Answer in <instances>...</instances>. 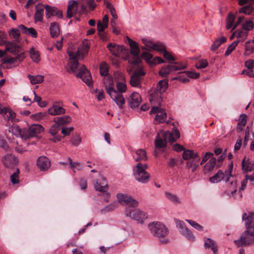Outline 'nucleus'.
<instances>
[{"label": "nucleus", "mask_w": 254, "mask_h": 254, "mask_svg": "<svg viewBox=\"0 0 254 254\" xmlns=\"http://www.w3.org/2000/svg\"><path fill=\"white\" fill-rule=\"evenodd\" d=\"M107 48L113 55L116 57H118L124 49L123 46L116 45L113 43H109Z\"/></svg>", "instance_id": "obj_25"}, {"label": "nucleus", "mask_w": 254, "mask_h": 254, "mask_svg": "<svg viewBox=\"0 0 254 254\" xmlns=\"http://www.w3.org/2000/svg\"><path fill=\"white\" fill-rule=\"evenodd\" d=\"M102 182L99 183L98 181L94 184V189L100 192H106L108 189L107 180L104 178H102Z\"/></svg>", "instance_id": "obj_27"}, {"label": "nucleus", "mask_w": 254, "mask_h": 254, "mask_svg": "<svg viewBox=\"0 0 254 254\" xmlns=\"http://www.w3.org/2000/svg\"><path fill=\"white\" fill-rule=\"evenodd\" d=\"M195 155H198L197 153L195 152L192 150H185L183 153L182 157L184 160L189 161L195 157Z\"/></svg>", "instance_id": "obj_39"}, {"label": "nucleus", "mask_w": 254, "mask_h": 254, "mask_svg": "<svg viewBox=\"0 0 254 254\" xmlns=\"http://www.w3.org/2000/svg\"><path fill=\"white\" fill-rule=\"evenodd\" d=\"M48 112L52 116L62 115L65 114V110L58 105H53L48 109Z\"/></svg>", "instance_id": "obj_28"}, {"label": "nucleus", "mask_w": 254, "mask_h": 254, "mask_svg": "<svg viewBox=\"0 0 254 254\" xmlns=\"http://www.w3.org/2000/svg\"><path fill=\"white\" fill-rule=\"evenodd\" d=\"M148 94V99L151 104L156 106H160L162 101L161 95L162 94L156 90V88H152L150 90Z\"/></svg>", "instance_id": "obj_13"}, {"label": "nucleus", "mask_w": 254, "mask_h": 254, "mask_svg": "<svg viewBox=\"0 0 254 254\" xmlns=\"http://www.w3.org/2000/svg\"><path fill=\"white\" fill-rule=\"evenodd\" d=\"M239 43V41H235L231 44H230L227 47V49L225 53V55H229L231 53V52L235 49V48L236 47Z\"/></svg>", "instance_id": "obj_57"}, {"label": "nucleus", "mask_w": 254, "mask_h": 254, "mask_svg": "<svg viewBox=\"0 0 254 254\" xmlns=\"http://www.w3.org/2000/svg\"><path fill=\"white\" fill-rule=\"evenodd\" d=\"M177 226L180 229L181 233L188 239L191 241H193L195 239V237L192 233L186 227L184 222L182 221L178 220L176 221Z\"/></svg>", "instance_id": "obj_15"}, {"label": "nucleus", "mask_w": 254, "mask_h": 254, "mask_svg": "<svg viewBox=\"0 0 254 254\" xmlns=\"http://www.w3.org/2000/svg\"><path fill=\"white\" fill-rule=\"evenodd\" d=\"M142 99L140 95L137 92H133L129 97L128 103L129 106L134 109L139 107Z\"/></svg>", "instance_id": "obj_18"}, {"label": "nucleus", "mask_w": 254, "mask_h": 254, "mask_svg": "<svg viewBox=\"0 0 254 254\" xmlns=\"http://www.w3.org/2000/svg\"><path fill=\"white\" fill-rule=\"evenodd\" d=\"M19 170L16 168V171L10 176V181L13 185L17 184L19 182Z\"/></svg>", "instance_id": "obj_54"}, {"label": "nucleus", "mask_w": 254, "mask_h": 254, "mask_svg": "<svg viewBox=\"0 0 254 254\" xmlns=\"http://www.w3.org/2000/svg\"><path fill=\"white\" fill-rule=\"evenodd\" d=\"M0 147L5 151H8L9 150V147L6 141L1 135H0Z\"/></svg>", "instance_id": "obj_61"}, {"label": "nucleus", "mask_w": 254, "mask_h": 254, "mask_svg": "<svg viewBox=\"0 0 254 254\" xmlns=\"http://www.w3.org/2000/svg\"><path fill=\"white\" fill-rule=\"evenodd\" d=\"M20 32H21V31L19 28H13L9 31V35L12 36L14 39L17 40L20 36Z\"/></svg>", "instance_id": "obj_58"}, {"label": "nucleus", "mask_w": 254, "mask_h": 254, "mask_svg": "<svg viewBox=\"0 0 254 254\" xmlns=\"http://www.w3.org/2000/svg\"><path fill=\"white\" fill-rule=\"evenodd\" d=\"M115 78L118 77L121 81H118L116 84L117 91L121 93H125L127 90V86L124 81H125V77L123 73L121 72H117L115 73Z\"/></svg>", "instance_id": "obj_17"}, {"label": "nucleus", "mask_w": 254, "mask_h": 254, "mask_svg": "<svg viewBox=\"0 0 254 254\" xmlns=\"http://www.w3.org/2000/svg\"><path fill=\"white\" fill-rule=\"evenodd\" d=\"M50 31L51 36L53 38L57 37L59 35V26L55 22H53L51 24Z\"/></svg>", "instance_id": "obj_43"}, {"label": "nucleus", "mask_w": 254, "mask_h": 254, "mask_svg": "<svg viewBox=\"0 0 254 254\" xmlns=\"http://www.w3.org/2000/svg\"><path fill=\"white\" fill-rule=\"evenodd\" d=\"M242 220L245 221L246 229L249 228L254 229V213H244L242 215Z\"/></svg>", "instance_id": "obj_20"}, {"label": "nucleus", "mask_w": 254, "mask_h": 254, "mask_svg": "<svg viewBox=\"0 0 254 254\" xmlns=\"http://www.w3.org/2000/svg\"><path fill=\"white\" fill-rule=\"evenodd\" d=\"M204 247L206 249L210 248L214 254H217V245L214 240L210 238H206L205 240Z\"/></svg>", "instance_id": "obj_30"}, {"label": "nucleus", "mask_w": 254, "mask_h": 254, "mask_svg": "<svg viewBox=\"0 0 254 254\" xmlns=\"http://www.w3.org/2000/svg\"><path fill=\"white\" fill-rule=\"evenodd\" d=\"M216 165V158L212 157L210 160L206 164L203 168V172L205 174L211 172Z\"/></svg>", "instance_id": "obj_32"}, {"label": "nucleus", "mask_w": 254, "mask_h": 254, "mask_svg": "<svg viewBox=\"0 0 254 254\" xmlns=\"http://www.w3.org/2000/svg\"><path fill=\"white\" fill-rule=\"evenodd\" d=\"M44 127L39 124L32 125L28 129L26 128V139L34 137L44 131Z\"/></svg>", "instance_id": "obj_16"}, {"label": "nucleus", "mask_w": 254, "mask_h": 254, "mask_svg": "<svg viewBox=\"0 0 254 254\" xmlns=\"http://www.w3.org/2000/svg\"><path fill=\"white\" fill-rule=\"evenodd\" d=\"M137 156L135 159V161H145L147 160V155L145 151L142 149H139L135 152Z\"/></svg>", "instance_id": "obj_38"}, {"label": "nucleus", "mask_w": 254, "mask_h": 254, "mask_svg": "<svg viewBox=\"0 0 254 254\" xmlns=\"http://www.w3.org/2000/svg\"><path fill=\"white\" fill-rule=\"evenodd\" d=\"M226 40L227 39L224 36H222L220 38L215 40L211 45L210 50L212 51H215L222 44L225 43Z\"/></svg>", "instance_id": "obj_37"}, {"label": "nucleus", "mask_w": 254, "mask_h": 254, "mask_svg": "<svg viewBox=\"0 0 254 254\" xmlns=\"http://www.w3.org/2000/svg\"><path fill=\"white\" fill-rule=\"evenodd\" d=\"M253 11L254 7L252 4L244 6L239 9L240 13H243L247 15H250Z\"/></svg>", "instance_id": "obj_50"}, {"label": "nucleus", "mask_w": 254, "mask_h": 254, "mask_svg": "<svg viewBox=\"0 0 254 254\" xmlns=\"http://www.w3.org/2000/svg\"><path fill=\"white\" fill-rule=\"evenodd\" d=\"M150 114H157L154 119V124H158L164 123L167 118V114L163 109L158 106H154L150 111Z\"/></svg>", "instance_id": "obj_11"}, {"label": "nucleus", "mask_w": 254, "mask_h": 254, "mask_svg": "<svg viewBox=\"0 0 254 254\" xmlns=\"http://www.w3.org/2000/svg\"><path fill=\"white\" fill-rule=\"evenodd\" d=\"M148 228L150 233L155 237L160 239L162 244H167L169 242V239L166 237L169 233L168 229L160 222H153L149 223Z\"/></svg>", "instance_id": "obj_3"}, {"label": "nucleus", "mask_w": 254, "mask_h": 254, "mask_svg": "<svg viewBox=\"0 0 254 254\" xmlns=\"http://www.w3.org/2000/svg\"><path fill=\"white\" fill-rule=\"evenodd\" d=\"M208 65V62L205 59H201L199 60L195 64L196 68L198 69L204 68Z\"/></svg>", "instance_id": "obj_59"}, {"label": "nucleus", "mask_w": 254, "mask_h": 254, "mask_svg": "<svg viewBox=\"0 0 254 254\" xmlns=\"http://www.w3.org/2000/svg\"><path fill=\"white\" fill-rule=\"evenodd\" d=\"M3 118L5 120H11V121H14L15 120V114L10 109L7 108L5 114L3 115Z\"/></svg>", "instance_id": "obj_47"}, {"label": "nucleus", "mask_w": 254, "mask_h": 254, "mask_svg": "<svg viewBox=\"0 0 254 254\" xmlns=\"http://www.w3.org/2000/svg\"><path fill=\"white\" fill-rule=\"evenodd\" d=\"M78 9V2L75 0H70L68 2V5L67 9L66 17L71 18L74 14L76 13Z\"/></svg>", "instance_id": "obj_26"}, {"label": "nucleus", "mask_w": 254, "mask_h": 254, "mask_svg": "<svg viewBox=\"0 0 254 254\" xmlns=\"http://www.w3.org/2000/svg\"><path fill=\"white\" fill-rule=\"evenodd\" d=\"M242 28L249 32L252 30L254 27V23L251 20H246L242 23Z\"/></svg>", "instance_id": "obj_51"}, {"label": "nucleus", "mask_w": 254, "mask_h": 254, "mask_svg": "<svg viewBox=\"0 0 254 254\" xmlns=\"http://www.w3.org/2000/svg\"><path fill=\"white\" fill-rule=\"evenodd\" d=\"M200 157L198 155H195V157L187 162V168L191 169L192 172H195L199 167Z\"/></svg>", "instance_id": "obj_23"}, {"label": "nucleus", "mask_w": 254, "mask_h": 254, "mask_svg": "<svg viewBox=\"0 0 254 254\" xmlns=\"http://www.w3.org/2000/svg\"><path fill=\"white\" fill-rule=\"evenodd\" d=\"M20 31L23 34L31 35L32 37L36 38L37 36V33L36 30L32 28H27L24 25L21 24L18 26Z\"/></svg>", "instance_id": "obj_29"}, {"label": "nucleus", "mask_w": 254, "mask_h": 254, "mask_svg": "<svg viewBox=\"0 0 254 254\" xmlns=\"http://www.w3.org/2000/svg\"><path fill=\"white\" fill-rule=\"evenodd\" d=\"M100 73L102 76H106L108 74L109 67L108 64L105 62H102L100 64Z\"/></svg>", "instance_id": "obj_53"}, {"label": "nucleus", "mask_w": 254, "mask_h": 254, "mask_svg": "<svg viewBox=\"0 0 254 254\" xmlns=\"http://www.w3.org/2000/svg\"><path fill=\"white\" fill-rule=\"evenodd\" d=\"M126 215L132 219L141 222L147 218V215L140 210H135L131 211L129 209H126Z\"/></svg>", "instance_id": "obj_14"}, {"label": "nucleus", "mask_w": 254, "mask_h": 254, "mask_svg": "<svg viewBox=\"0 0 254 254\" xmlns=\"http://www.w3.org/2000/svg\"><path fill=\"white\" fill-rule=\"evenodd\" d=\"M9 130L17 137L19 136L22 138L26 139V128L21 129L18 125H13L9 127Z\"/></svg>", "instance_id": "obj_22"}, {"label": "nucleus", "mask_w": 254, "mask_h": 254, "mask_svg": "<svg viewBox=\"0 0 254 254\" xmlns=\"http://www.w3.org/2000/svg\"><path fill=\"white\" fill-rule=\"evenodd\" d=\"M254 52V44L251 41L245 43V55H249Z\"/></svg>", "instance_id": "obj_46"}, {"label": "nucleus", "mask_w": 254, "mask_h": 254, "mask_svg": "<svg viewBox=\"0 0 254 254\" xmlns=\"http://www.w3.org/2000/svg\"><path fill=\"white\" fill-rule=\"evenodd\" d=\"M37 165L41 171H45L50 167L51 162L47 157L42 156L38 158Z\"/></svg>", "instance_id": "obj_21"}, {"label": "nucleus", "mask_w": 254, "mask_h": 254, "mask_svg": "<svg viewBox=\"0 0 254 254\" xmlns=\"http://www.w3.org/2000/svg\"><path fill=\"white\" fill-rule=\"evenodd\" d=\"M117 197L119 202L122 205H127L133 207L138 206V201L130 196L126 195L123 193H118Z\"/></svg>", "instance_id": "obj_12"}, {"label": "nucleus", "mask_w": 254, "mask_h": 254, "mask_svg": "<svg viewBox=\"0 0 254 254\" xmlns=\"http://www.w3.org/2000/svg\"><path fill=\"white\" fill-rule=\"evenodd\" d=\"M238 247L249 246L254 243V229H246L239 239L234 241Z\"/></svg>", "instance_id": "obj_4"}, {"label": "nucleus", "mask_w": 254, "mask_h": 254, "mask_svg": "<svg viewBox=\"0 0 254 254\" xmlns=\"http://www.w3.org/2000/svg\"><path fill=\"white\" fill-rule=\"evenodd\" d=\"M59 125L56 123L52 126L49 132L52 136H54L58 133L59 130Z\"/></svg>", "instance_id": "obj_63"}, {"label": "nucleus", "mask_w": 254, "mask_h": 254, "mask_svg": "<svg viewBox=\"0 0 254 254\" xmlns=\"http://www.w3.org/2000/svg\"><path fill=\"white\" fill-rule=\"evenodd\" d=\"M5 51L17 56L19 62L25 58V51L22 47L15 42L7 41L5 43Z\"/></svg>", "instance_id": "obj_5"}, {"label": "nucleus", "mask_w": 254, "mask_h": 254, "mask_svg": "<svg viewBox=\"0 0 254 254\" xmlns=\"http://www.w3.org/2000/svg\"><path fill=\"white\" fill-rule=\"evenodd\" d=\"M180 137V134L178 129L176 128L172 132L161 130L158 132L155 140L156 147L158 149L165 148L166 147L167 141L173 142Z\"/></svg>", "instance_id": "obj_2"}, {"label": "nucleus", "mask_w": 254, "mask_h": 254, "mask_svg": "<svg viewBox=\"0 0 254 254\" xmlns=\"http://www.w3.org/2000/svg\"><path fill=\"white\" fill-rule=\"evenodd\" d=\"M1 161L4 167L7 168H13L18 163V159L15 155L7 153L1 157Z\"/></svg>", "instance_id": "obj_10"}, {"label": "nucleus", "mask_w": 254, "mask_h": 254, "mask_svg": "<svg viewBox=\"0 0 254 254\" xmlns=\"http://www.w3.org/2000/svg\"><path fill=\"white\" fill-rule=\"evenodd\" d=\"M118 205V203L117 202L112 203L101 210L102 213H106L108 212H110L114 210L115 208L117 207Z\"/></svg>", "instance_id": "obj_55"}, {"label": "nucleus", "mask_w": 254, "mask_h": 254, "mask_svg": "<svg viewBox=\"0 0 254 254\" xmlns=\"http://www.w3.org/2000/svg\"><path fill=\"white\" fill-rule=\"evenodd\" d=\"M170 67L172 68V71H178L185 69L187 67V65L181 63H175V64L171 65Z\"/></svg>", "instance_id": "obj_56"}, {"label": "nucleus", "mask_w": 254, "mask_h": 254, "mask_svg": "<svg viewBox=\"0 0 254 254\" xmlns=\"http://www.w3.org/2000/svg\"><path fill=\"white\" fill-rule=\"evenodd\" d=\"M222 180L225 181V178L224 173L221 170H219L215 175L209 178L210 182L213 183H218Z\"/></svg>", "instance_id": "obj_33"}, {"label": "nucleus", "mask_w": 254, "mask_h": 254, "mask_svg": "<svg viewBox=\"0 0 254 254\" xmlns=\"http://www.w3.org/2000/svg\"><path fill=\"white\" fill-rule=\"evenodd\" d=\"M89 49L88 43L85 41L83 42L82 44L78 47L76 52L67 51L70 60V69L76 77H80L88 86L92 84L91 74L84 65H82L79 69L78 67V60H82L87 55Z\"/></svg>", "instance_id": "obj_1"}, {"label": "nucleus", "mask_w": 254, "mask_h": 254, "mask_svg": "<svg viewBox=\"0 0 254 254\" xmlns=\"http://www.w3.org/2000/svg\"><path fill=\"white\" fill-rule=\"evenodd\" d=\"M36 11L34 15L35 22L42 21L43 17L44 9L43 8H39L36 6Z\"/></svg>", "instance_id": "obj_48"}, {"label": "nucleus", "mask_w": 254, "mask_h": 254, "mask_svg": "<svg viewBox=\"0 0 254 254\" xmlns=\"http://www.w3.org/2000/svg\"><path fill=\"white\" fill-rule=\"evenodd\" d=\"M74 130V127H64L62 128L61 133L64 135V136H68L70 134V133Z\"/></svg>", "instance_id": "obj_62"}, {"label": "nucleus", "mask_w": 254, "mask_h": 254, "mask_svg": "<svg viewBox=\"0 0 254 254\" xmlns=\"http://www.w3.org/2000/svg\"><path fill=\"white\" fill-rule=\"evenodd\" d=\"M103 83L105 85V89L107 92V89L109 88H114V80L113 78L109 75L105 76L103 78Z\"/></svg>", "instance_id": "obj_42"}, {"label": "nucleus", "mask_w": 254, "mask_h": 254, "mask_svg": "<svg viewBox=\"0 0 254 254\" xmlns=\"http://www.w3.org/2000/svg\"><path fill=\"white\" fill-rule=\"evenodd\" d=\"M32 84H36L42 83L44 80V76L42 75H28Z\"/></svg>", "instance_id": "obj_40"}, {"label": "nucleus", "mask_w": 254, "mask_h": 254, "mask_svg": "<svg viewBox=\"0 0 254 254\" xmlns=\"http://www.w3.org/2000/svg\"><path fill=\"white\" fill-rule=\"evenodd\" d=\"M44 7L46 9V17L47 18H50L51 16H56L60 18L63 17L62 11L58 9L57 8L48 5H45Z\"/></svg>", "instance_id": "obj_19"}, {"label": "nucleus", "mask_w": 254, "mask_h": 254, "mask_svg": "<svg viewBox=\"0 0 254 254\" xmlns=\"http://www.w3.org/2000/svg\"><path fill=\"white\" fill-rule=\"evenodd\" d=\"M186 221H187L191 226L198 230L202 231L203 230V227L202 226L193 220H186Z\"/></svg>", "instance_id": "obj_64"}, {"label": "nucleus", "mask_w": 254, "mask_h": 254, "mask_svg": "<svg viewBox=\"0 0 254 254\" xmlns=\"http://www.w3.org/2000/svg\"><path fill=\"white\" fill-rule=\"evenodd\" d=\"M233 163H231L229 166V168L227 170L225 171V182H228L230 180V178H232V180L231 181V183L230 184V189L231 190V194L234 196V194L237 191L236 189V185L237 182L233 177L232 175V172L233 170Z\"/></svg>", "instance_id": "obj_9"}, {"label": "nucleus", "mask_w": 254, "mask_h": 254, "mask_svg": "<svg viewBox=\"0 0 254 254\" xmlns=\"http://www.w3.org/2000/svg\"><path fill=\"white\" fill-rule=\"evenodd\" d=\"M235 16L232 13H230L226 19V27L227 29H229L232 27L235 20Z\"/></svg>", "instance_id": "obj_49"}, {"label": "nucleus", "mask_w": 254, "mask_h": 254, "mask_svg": "<svg viewBox=\"0 0 254 254\" xmlns=\"http://www.w3.org/2000/svg\"><path fill=\"white\" fill-rule=\"evenodd\" d=\"M68 160L69 163L70 167L72 170H74V169L75 168V165L79 166V167L78 168V170H81L82 169V166L80 162H73L72 160L70 157L68 158Z\"/></svg>", "instance_id": "obj_60"}, {"label": "nucleus", "mask_w": 254, "mask_h": 254, "mask_svg": "<svg viewBox=\"0 0 254 254\" xmlns=\"http://www.w3.org/2000/svg\"><path fill=\"white\" fill-rule=\"evenodd\" d=\"M104 3L106 5V7L110 10V12L115 20H117L118 18L116 10L114 6L111 3L107 0H104Z\"/></svg>", "instance_id": "obj_44"}, {"label": "nucleus", "mask_w": 254, "mask_h": 254, "mask_svg": "<svg viewBox=\"0 0 254 254\" xmlns=\"http://www.w3.org/2000/svg\"><path fill=\"white\" fill-rule=\"evenodd\" d=\"M247 116L245 114H242L240 116V120L237 125L236 130L237 132H239L242 131L243 127L247 124Z\"/></svg>", "instance_id": "obj_34"}, {"label": "nucleus", "mask_w": 254, "mask_h": 254, "mask_svg": "<svg viewBox=\"0 0 254 254\" xmlns=\"http://www.w3.org/2000/svg\"><path fill=\"white\" fill-rule=\"evenodd\" d=\"M165 195L169 200L171 201L175 204H178L181 203V201L180 200V198L176 194L166 192Z\"/></svg>", "instance_id": "obj_45"}, {"label": "nucleus", "mask_w": 254, "mask_h": 254, "mask_svg": "<svg viewBox=\"0 0 254 254\" xmlns=\"http://www.w3.org/2000/svg\"><path fill=\"white\" fill-rule=\"evenodd\" d=\"M145 74L141 67H139L130 76V84L132 87H140L142 76Z\"/></svg>", "instance_id": "obj_8"}, {"label": "nucleus", "mask_w": 254, "mask_h": 254, "mask_svg": "<svg viewBox=\"0 0 254 254\" xmlns=\"http://www.w3.org/2000/svg\"><path fill=\"white\" fill-rule=\"evenodd\" d=\"M170 67L171 65H168L166 66L162 67L159 72V74L162 77H165L167 76L171 71H172V68Z\"/></svg>", "instance_id": "obj_52"}, {"label": "nucleus", "mask_w": 254, "mask_h": 254, "mask_svg": "<svg viewBox=\"0 0 254 254\" xmlns=\"http://www.w3.org/2000/svg\"><path fill=\"white\" fill-rule=\"evenodd\" d=\"M242 168L245 173L251 172L254 170V162L250 158L245 157L242 162Z\"/></svg>", "instance_id": "obj_24"}, {"label": "nucleus", "mask_w": 254, "mask_h": 254, "mask_svg": "<svg viewBox=\"0 0 254 254\" xmlns=\"http://www.w3.org/2000/svg\"><path fill=\"white\" fill-rule=\"evenodd\" d=\"M107 93L120 109L124 108L125 99L123 94L117 92L114 88H109L107 89Z\"/></svg>", "instance_id": "obj_6"}, {"label": "nucleus", "mask_w": 254, "mask_h": 254, "mask_svg": "<svg viewBox=\"0 0 254 254\" xmlns=\"http://www.w3.org/2000/svg\"><path fill=\"white\" fill-rule=\"evenodd\" d=\"M29 54L31 59L35 63H38L40 61L39 53L34 48L32 47L29 51Z\"/></svg>", "instance_id": "obj_41"}, {"label": "nucleus", "mask_w": 254, "mask_h": 254, "mask_svg": "<svg viewBox=\"0 0 254 254\" xmlns=\"http://www.w3.org/2000/svg\"><path fill=\"white\" fill-rule=\"evenodd\" d=\"M168 87V81L165 80H162L159 81L157 84L156 90H157L159 92L163 94Z\"/></svg>", "instance_id": "obj_36"}, {"label": "nucleus", "mask_w": 254, "mask_h": 254, "mask_svg": "<svg viewBox=\"0 0 254 254\" xmlns=\"http://www.w3.org/2000/svg\"><path fill=\"white\" fill-rule=\"evenodd\" d=\"M55 123L57 124L59 126L66 125L71 122V118L69 116H63L62 117H56L54 119Z\"/></svg>", "instance_id": "obj_31"}, {"label": "nucleus", "mask_w": 254, "mask_h": 254, "mask_svg": "<svg viewBox=\"0 0 254 254\" xmlns=\"http://www.w3.org/2000/svg\"><path fill=\"white\" fill-rule=\"evenodd\" d=\"M249 32L241 28L236 30V37L238 39L237 41L239 42L244 41L248 37Z\"/></svg>", "instance_id": "obj_35"}, {"label": "nucleus", "mask_w": 254, "mask_h": 254, "mask_svg": "<svg viewBox=\"0 0 254 254\" xmlns=\"http://www.w3.org/2000/svg\"><path fill=\"white\" fill-rule=\"evenodd\" d=\"M140 164H137L134 170V176L136 181L142 183H146L150 178V174L141 168Z\"/></svg>", "instance_id": "obj_7"}]
</instances>
